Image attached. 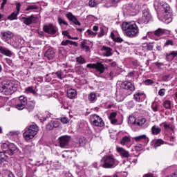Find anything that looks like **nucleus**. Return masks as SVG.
Segmentation results:
<instances>
[{
  "mask_svg": "<svg viewBox=\"0 0 177 177\" xmlns=\"http://www.w3.org/2000/svg\"><path fill=\"white\" fill-rule=\"evenodd\" d=\"M122 30L125 31L126 35L129 38H133L139 34V27L135 21L123 22L122 24Z\"/></svg>",
  "mask_w": 177,
  "mask_h": 177,
  "instance_id": "f257e3e1",
  "label": "nucleus"
},
{
  "mask_svg": "<svg viewBox=\"0 0 177 177\" xmlns=\"http://www.w3.org/2000/svg\"><path fill=\"white\" fill-rule=\"evenodd\" d=\"M0 92L3 95H12L16 92V85L10 81L0 83Z\"/></svg>",
  "mask_w": 177,
  "mask_h": 177,
  "instance_id": "f03ea898",
  "label": "nucleus"
},
{
  "mask_svg": "<svg viewBox=\"0 0 177 177\" xmlns=\"http://www.w3.org/2000/svg\"><path fill=\"white\" fill-rule=\"evenodd\" d=\"M38 126L35 124L30 125L28 127H26L23 133V137L24 138L26 142L28 140H31V139H34V137L37 133H38Z\"/></svg>",
  "mask_w": 177,
  "mask_h": 177,
  "instance_id": "7ed1b4c3",
  "label": "nucleus"
},
{
  "mask_svg": "<svg viewBox=\"0 0 177 177\" xmlns=\"http://www.w3.org/2000/svg\"><path fill=\"white\" fill-rule=\"evenodd\" d=\"M103 168L111 169L117 167L118 162L115 160L111 156H105L101 160Z\"/></svg>",
  "mask_w": 177,
  "mask_h": 177,
  "instance_id": "20e7f679",
  "label": "nucleus"
},
{
  "mask_svg": "<svg viewBox=\"0 0 177 177\" xmlns=\"http://www.w3.org/2000/svg\"><path fill=\"white\" fill-rule=\"evenodd\" d=\"M162 21H165L167 24L172 21V10L171 7L168 4H164L162 6Z\"/></svg>",
  "mask_w": 177,
  "mask_h": 177,
  "instance_id": "39448f33",
  "label": "nucleus"
},
{
  "mask_svg": "<svg viewBox=\"0 0 177 177\" xmlns=\"http://www.w3.org/2000/svg\"><path fill=\"white\" fill-rule=\"evenodd\" d=\"M90 122L93 127H98L103 128L104 127V122L99 115L93 114L90 115Z\"/></svg>",
  "mask_w": 177,
  "mask_h": 177,
  "instance_id": "423d86ee",
  "label": "nucleus"
},
{
  "mask_svg": "<svg viewBox=\"0 0 177 177\" xmlns=\"http://www.w3.org/2000/svg\"><path fill=\"white\" fill-rule=\"evenodd\" d=\"M151 20V15L149 12V10H144L142 12V16L138 19L140 24H147L149 21Z\"/></svg>",
  "mask_w": 177,
  "mask_h": 177,
  "instance_id": "0eeeda50",
  "label": "nucleus"
},
{
  "mask_svg": "<svg viewBox=\"0 0 177 177\" xmlns=\"http://www.w3.org/2000/svg\"><path fill=\"white\" fill-rule=\"evenodd\" d=\"M1 39H3L4 42H6V44H10L12 39H13V37H15V34L10 31L1 32Z\"/></svg>",
  "mask_w": 177,
  "mask_h": 177,
  "instance_id": "6e6552de",
  "label": "nucleus"
},
{
  "mask_svg": "<svg viewBox=\"0 0 177 177\" xmlns=\"http://www.w3.org/2000/svg\"><path fill=\"white\" fill-rule=\"evenodd\" d=\"M70 140H71V136L68 135L60 136L58 138L59 146L62 148L67 147V146H68V143H70Z\"/></svg>",
  "mask_w": 177,
  "mask_h": 177,
  "instance_id": "1a4fd4ad",
  "label": "nucleus"
},
{
  "mask_svg": "<svg viewBox=\"0 0 177 177\" xmlns=\"http://www.w3.org/2000/svg\"><path fill=\"white\" fill-rule=\"evenodd\" d=\"M43 30L44 32L51 35H55L57 32V27L53 26L52 24L44 26Z\"/></svg>",
  "mask_w": 177,
  "mask_h": 177,
  "instance_id": "9d476101",
  "label": "nucleus"
},
{
  "mask_svg": "<svg viewBox=\"0 0 177 177\" xmlns=\"http://www.w3.org/2000/svg\"><path fill=\"white\" fill-rule=\"evenodd\" d=\"M21 20L26 26H30V24H32V23L37 21V17L34 15H30L28 17H22Z\"/></svg>",
  "mask_w": 177,
  "mask_h": 177,
  "instance_id": "9b49d317",
  "label": "nucleus"
},
{
  "mask_svg": "<svg viewBox=\"0 0 177 177\" xmlns=\"http://www.w3.org/2000/svg\"><path fill=\"white\" fill-rule=\"evenodd\" d=\"M168 30L165 29H162L161 28H158L156 30H155L153 32H148L147 33V35H150V34H153L156 37H162V35H165Z\"/></svg>",
  "mask_w": 177,
  "mask_h": 177,
  "instance_id": "f8f14e48",
  "label": "nucleus"
},
{
  "mask_svg": "<svg viewBox=\"0 0 177 177\" xmlns=\"http://www.w3.org/2000/svg\"><path fill=\"white\" fill-rule=\"evenodd\" d=\"M6 151L9 156H13L14 154H16V153H19V148H17L15 144L10 143L9 144L8 149Z\"/></svg>",
  "mask_w": 177,
  "mask_h": 177,
  "instance_id": "ddd939ff",
  "label": "nucleus"
},
{
  "mask_svg": "<svg viewBox=\"0 0 177 177\" xmlns=\"http://www.w3.org/2000/svg\"><path fill=\"white\" fill-rule=\"evenodd\" d=\"M116 151H118L120 156H121V157H123L124 158H129V151H127L125 149L122 147H116Z\"/></svg>",
  "mask_w": 177,
  "mask_h": 177,
  "instance_id": "4468645a",
  "label": "nucleus"
},
{
  "mask_svg": "<svg viewBox=\"0 0 177 177\" xmlns=\"http://www.w3.org/2000/svg\"><path fill=\"white\" fill-rule=\"evenodd\" d=\"M121 86L123 89L130 91V92L135 91V86L131 82H124L121 84Z\"/></svg>",
  "mask_w": 177,
  "mask_h": 177,
  "instance_id": "2eb2a0df",
  "label": "nucleus"
},
{
  "mask_svg": "<svg viewBox=\"0 0 177 177\" xmlns=\"http://www.w3.org/2000/svg\"><path fill=\"white\" fill-rule=\"evenodd\" d=\"M16 6L17 12H14L10 16H8V20H17V15H19V12H20V8L21 6V4H20V3H17L16 4Z\"/></svg>",
  "mask_w": 177,
  "mask_h": 177,
  "instance_id": "dca6fc26",
  "label": "nucleus"
},
{
  "mask_svg": "<svg viewBox=\"0 0 177 177\" xmlns=\"http://www.w3.org/2000/svg\"><path fill=\"white\" fill-rule=\"evenodd\" d=\"M55 50H53V48H48L46 51L44 56L45 57H47L48 60H52L53 57H55Z\"/></svg>",
  "mask_w": 177,
  "mask_h": 177,
  "instance_id": "f3484780",
  "label": "nucleus"
},
{
  "mask_svg": "<svg viewBox=\"0 0 177 177\" xmlns=\"http://www.w3.org/2000/svg\"><path fill=\"white\" fill-rule=\"evenodd\" d=\"M0 53H2V55H4L5 56H8V57H10L11 56L13 55V53H12L10 50L1 46H0Z\"/></svg>",
  "mask_w": 177,
  "mask_h": 177,
  "instance_id": "a211bd4d",
  "label": "nucleus"
},
{
  "mask_svg": "<svg viewBox=\"0 0 177 177\" xmlns=\"http://www.w3.org/2000/svg\"><path fill=\"white\" fill-rule=\"evenodd\" d=\"M0 53H2V55H4L5 56H8V57H10L11 56L13 55V53H12L10 50L1 46H0Z\"/></svg>",
  "mask_w": 177,
  "mask_h": 177,
  "instance_id": "6ab92c4d",
  "label": "nucleus"
},
{
  "mask_svg": "<svg viewBox=\"0 0 177 177\" xmlns=\"http://www.w3.org/2000/svg\"><path fill=\"white\" fill-rule=\"evenodd\" d=\"M134 99L136 102H143V100L146 99V95L142 93L136 92L134 94Z\"/></svg>",
  "mask_w": 177,
  "mask_h": 177,
  "instance_id": "aec40b11",
  "label": "nucleus"
},
{
  "mask_svg": "<svg viewBox=\"0 0 177 177\" xmlns=\"http://www.w3.org/2000/svg\"><path fill=\"white\" fill-rule=\"evenodd\" d=\"M117 117V113L116 112H111L109 115V120L111 121V124H117L118 122V120L115 118Z\"/></svg>",
  "mask_w": 177,
  "mask_h": 177,
  "instance_id": "412c9836",
  "label": "nucleus"
},
{
  "mask_svg": "<svg viewBox=\"0 0 177 177\" xmlns=\"http://www.w3.org/2000/svg\"><path fill=\"white\" fill-rule=\"evenodd\" d=\"M133 140H135V142H140L141 140H145V142H149V138H147V136H146V134L134 137L133 138Z\"/></svg>",
  "mask_w": 177,
  "mask_h": 177,
  "instance_id": "4be33fe9",
  "label": "nucleus"
},
{
  "mask_svg": "<svg viewBox=\"0 0 177 177\" xmlns=\"http://www.w3.org/2000/svg\"><path fill=\"white\" fill-rule=\"evenodd\" d=\"M8 151H3L0 152V160L1 162H8V160H9V156H8Z\"/></svg>",
  "mask_w": 177,
  "mask_h": 177,
  "instance_id": "5701e85b",
  "label": "nucleus"
},
{
  "mask_svg": "<svg viewBox=\"0 0 177 177\" xmlns=\"http://www.w3.org/2000/svg\"><path fill=\"white\" fill-rule=\"evenodd\" d=\"M95 70H97V71L100 72V74H103V73H104V65H103L102 63L100 62H97L95 64Z\"/></svg>",
  "mask_w": 177,
  "mask_h": 177,
  "instance_id": "b1692460",
  "label": "nucleus"
},
{
  "mask_svg": "<svg viewBox=\"0 0 177 177\" xmlns=\"http://www.w3.org/2000/svg\"><path fill=\"white\" fill-rule=\"evenodd\" d=\"M126 9L129 15H131L132 12L135 13L136 12V7L133 4H128L126 7Z\"/></svg>",
  "mask_w": 177,
  "mask_h": 177,
  "instance_id": "393cba45",
  "label": "nucleus"
},
{
  "mask_svg": "<svg viewBox=\"0 0 177 177\" xmlns=\"http://www.w3.org/2000/svg\"><path fill=\"white\" fill-rule=\"evenodd\" d=\"M102 50H104V56H111V55H113V53H111V51L113 50L111 48L106 47V46H103L102 47Z\"/></svg>",
  "mask_w": 177,
  "mask_h": 177,
  "instance_id": "a878e982",
  "label": "nucleus"
},
{
  "mask_svg": "<svg viewBox=\"0 0 177 177\" xmlns=\"http://www.w3.org/2000/svg\"><path fill=\"white\" fill-rule=\"evenodd\" d=\"M67 95H68V97H69V99H73V97H75V96L77 95V91L73 88H71V89L68 90Z\"/></svg>",
  "mask_w": 177,
  "mask_h": 177,
  "instance_id": "bb28decb",
  "label": "nucleus"
},
{
  "mask_svg": "<svg viewBox=\"0 0 177 177\" xmlns=\"http://www.w3.org/2000/svg\"><path fill=\"white\" fill-rule=\"evenodd\" d=\"M37 9H38L37 5H30L27 6L24 12L25 13H28L29 12H32V10H37Z\"/></svg>",
  "mask_w": 177,
  "mask_h": 177,
  "instance_id": "cd10ccee",
  "label": "nucleus"
},
{
  "mask_svg": "<svg viewBox=\"0 0 177 177\" xmlns=\"http://www.w3.org/2000/svg\"><path fill=\"white\" fill-rule=\"evenodd\" d=\"M142 50H153V48H154V46H153V44H142Z\"/></svg>",
  "mask_w": 177,
  "mask_h": 177,
  "instance_id": "c85d7f7f",
  "label": "nucleus"
},
{
  "mask_svg": "<svg viewBox=\"0 0 177 177\" xmlns=\"http://www.w3.org/2000/svg\"><path fill=\"white\" fill-rule=\"evenodd\" d=\"M35 147L34 145H26L24 150L25 153H32V151H34V149Z\"/></svg>",
  "mask_w": 177,
  "mask_h": 177,
  "instance_id": "c756f323",
  "label": "nucleus"
},
{
  "mask_svg": "<svg viewBox=\"0 0 177 177\" xmlns=\"http://www.w3.org/2000/svg\"><path fill=\"white\" fill-rule=\"evenodd\" d=\"M162 125H163L165 129H170V131H174V129H175V126H172V124H168L167 122L162 123Z\"/></svg>",
  "mask_w": 177,
  "mask_h": 177,
  "instance_id": "7c9ffc66",
  "label": "nucleus"
},
{
  "mask_svg": "<svg viewBox=\"0 0 177 177\" xmlns=\"http://www.w3.org/2000/svg\"><path fill=\"white\" fill-rule=\"evenodd\" d=\"M129 142H131V138L128 136H124L120 140V145L125 146V145H127V143H129Z\"/></svg>",
  "mask_w": 177,
  "mask_h": 177,
  "instance_id": "2f4dec72",
  "label": "nucleus"
},
{
  "mask_svg": "<svg viewBox=\"0 0 177 177\" xmlns=\"http://www.w3.org/2000/svg\"><path fill=\"white\" fill-rule=\"evenodd\" d=\"M151 132L153 135H158L161 132V128L157 127V126H153L151 128Z\"/></svg>",
  "mask_w": 177,
  "mask_h": 177,
  "instance_id": "473e14b6",
  "label": "nucleus"
},
{
  "mask_svg": "<svg viewBox=\"0 0 177 177\" xmlns=\"http://www.w3.org/2000/svg\"><path fill=\"white\" fill-rule=\"evenodd\" d=\"M111 37L115 42H122L124 41L121 37H118L114 35L113 32H111Z\"/></svg>",
  "mask_w": 177,
  "mask_h": 177,
  "instance_id": "72a5a7b5",
  "label": "nucleus"
},
{
  "mask_svg": "<svg viewBox=\"0 0 177 177\" xmlns=\"http://www.w3.org/2000/svg\"><path fill=\"white\" fill-rule=\"evenodd\" d=\"M76 62L79 64H85V63H86V60L85 59V58H83L82 56L76 57Z\"/></svg>",
  "mask_w": 177,
  "mask_h": 177,
  "instance_id": "f704fd0d",
  "label": "nucleus"
},
{
  "mask_svg": "<svg viewBox=\"0 0 177 177\" xmlns=\"http://www.w3.org/2000/svg\"><path fill=\"white\" fill-rule=\"evenodd\" d=\"M26 106L27 105L26 104L19 102L15 105V109H17V110H24Z\"/></svg>",
  "mask_w": 177,
  "mask_h": 177,
  "instance_id": "c9c22d12",
  "label": "nucleus"
},
{
  "mask_svg": "<svg viewBox=\"0 0 177 177\" xmlns=\"http://www.w3.org/2000/svg\"><path fill=\"white\" fill-rule=\"evenodd\" d=\"M34 107H35V104L33 102H29L26 104V110H28V111L34 110Z\"/></svg>",
  "mask_w": 177,
  "mask_h": 177,
  "instance_id": "e433bc0d",
  "label": "nucleus"
},
{
  "mask_svg": "<svg viewBox=\"0 0 177 177\" xmlns=\"http://www.w3.org/2000/svg\"><path fill=\"white\" fill-rule=\"evenodd\" d=\"M161 145H164V141L161 139H158L155 142L154 147L155 149H157V147H160Z\"/></svg>",
  "mask_w": 177,
  "mask_h": 177,
  "instance_id": "4c0bfd02",
  "label": "nucleus"
},
{
  "mask_svg": "<svg viewBox=\"0 0 177 177\" xmlns=\"http://www.w3.org/2000/svg\"><path fill=\"white\" fill-rule=\"evenodd\" d=\"M88 5L91 8H95L99 5V3L96 1V0H90L88 2Z\"/></svg>",
  "mask_w": 177,
  "mask_h": 177,
  "instance_id": "58836bf2",
  "label": "nucleus"
},
{
  "mask_svg": "<svg viewBox=\"0 0 177 177\" xmlns=\"http://www.w3.org/2000/svg\"><path fill=\"white\" fill-rule=\"evenodd\" d=\"M128 122L133 125H136V118L134 116H129Z\"/></svg>",
  "mask_w": 177,
  "mask_h": 177,
  "instance_id": "ea45409f",
  "label": "nucleus"
},
{
  "mask_svg": "<svg viewBox=\"0 0 177 177\" xmlns=\"http://www.w3.org/2000/svg\"><path fill=\"white\" fill-rule=\"evenodd\" d=\"M19 103H22L24 104L27 105V97H24V95H21L19 97Z\"/></svg>",
  "mask_w": 177,
  "mask_h": 177,
  "instance_id": "a19ab883",
  "label": "nucleus"
},
{
  "mask_svg": "<svg viewBox=\"0 0 177 177\" xmlns=\"http://www.w3.org/2000/svg\"><path fill=\"white\" fill-rule=\"evenodd\" d=\"M78 142L80 146H85V143H86V140L84 137H80L78 139Z\"/></svg>",
  "mask_w": 177,
  "mask_h": 177,
  "instance_id": "79ce46f5",
  "label": "nucleus"
},
{
  "mask_svg": "<svg viewBox=\"0 0 177 177\" xmlns=\"http://www.w3.org/2000/svg\"><path fill=\"white\" fill-rule=\"evenodd\" d=\"M88 100H90V102H95V100H96V94L95 93H90Z\"/></svg>",
  "mask_w": 177,
  "mask_h": 177,
  "instance_id": "37998d69",
  "label": "nucleus"
},
{
  "mask_svg": "<svg viewBox=\"0 0 177 177\" xmlns=\"http://www.w3.org/2000/svg\"><path fill=\"white\" fill-rule=\"evenodd\" d=\"M163 106L165 107L167 109H171V101L166 100L163 102Z\"/></svg>",
  "mask_w": 177,
  "mask_h": 177,
  "instance_id": "c03bdc74",
  "label": "nucleus"
},
{
  "mask_svg": "<svg viewBox=\"0 0 177 177\" xmlns=\"http://www.w3.org/2000/svg\"><path fill=\"white\" fill-rule=\"evenodd\" d=\"M146 122V119L142 118L140 120H138V122H136V125L138 127H142L144 124Z\"/></svg>",
  "mask_w": 177,
  "mask_h": 177,
  "instance_id": "a18cd8bd",
  "label": "nucleus"
},
{
  "mask_svg": "<svg viewBox=\"0 0 177 177\" xmlns=\"http://www.w3.org/2000/svg\"><path fill=\"white\" fill-rule=\"evenodd\" d=\"M57 21L59 26H62V24H64V26H68V24L61 17H58Z\"/></svg>",
  "mask_w": 177,
  "mask_h": 177,
  "instance_id": "49530a36",
  "label": "nucleus"
},
{
  "mask_svg": "<svg viewBox=\"0 0 177 177\" xmlns=\"http://www.w3.org/2000/svg\"><path fill=\"white\" fill-rule=\"evenodd\" d=\"M26 92H29L30 93H32V95H35L37 93V91L32 87L29 86L26 88Z\"/></svg>",
  "mask_w": 177,
  "mask_h": 177,
  "instance_id": "de8ad7c7",
  "label": "nucleus"
},
{
  "mask_svg": "<svg viewBox=\"0 0 177 177\" xmlns=\"http://www.w3.org/2000/svg\"><path fill=\"white\" fill-rule=\"evenodd\" d=\"M86 32L89 37H96V35H97V32H93L89 29L87 30Z\"/></svg>",
  "mask_w": 177,
  "mask_h": 177,
  "instance_id": "09e8293b",
  "label": "nucleus"
},
{
  "mask_svg": "<svg viewBox=\"0 0 177 177\" xmlns=\"http://www.w3.org/2000/svg\"><path fill=\"white\" fill-rule=\"evenodd\" d=\"M66 17L68 19V20H70V21H72L75 18V16H74L73 13L68 12L66 14Z\"/></svg>",
  "mask_w": 177,
  "mask_h": 177,
  "instance_id": "8fccbe9b",
  "label": "nucleus"
},
{
  "mask_svg": "<svg viewBox=\"0 0 177 177\" xmlns=\"http://www.w3.org/2000/svg\"><path fill=\"white\" fill-rule=\"evenodd\" d=\"M81 47L83 49H86V51L89 50V46H86V43L85 41H82L81 42Z\"/></svg>",
  "mask_w": 177,
  "mask_h": 177,
  "instance_id": "3c124183",
  "label": "nucleus"
},
{
  "mask_svg": "<svg viewBox=\"0 0 177 177\" xmlns=\"http://www.w3.org/2000/svg\"><path fill=\"white\" fill-rule=\"evenodd\" d=\"M54 126H53V122H50V123H48L46 126V129L48 130V131H52V129H53Z\"/></svg>",
  "mask_w": 177,
  "mask_h": 177,
  "instance_id": "603ef678",
  "label": "nucleus"
},
{
  "mask_svg": "<svg viewBox=\"0 0 177 177\" xmlns=\"http://www.w3.org/2000/svg\"><path fill=\"white\" fill-rule=\"evenodd\" d=\"M1 150H3V151H6V149H9V145L6 144V143H3L1 145Z\"/></svg>",
  "mask_w": 177,
  "mask_h": 177,
  "instance_id": "864d4df0",
  "label": "nucleus"
},
{
  "mask_svg": "<svg viewBox=\"0 0 177 177\" xmlns=\"http://www.w3.org/2000/svg\"><path fill=\"white\" fill-rule=\"evenodd\" d=\"M62 74L63 73L62 72V71H58L55 73V75L59 80H63V77H62Z\"/></svg>",
  "mask_w": 177,
  "mask_h": 177,
  "instance_id": "5fc2aeb1",
  "label": "nucleus"
},
{
  "mask_svg": "<svg viewBox=\"0 0 177 177\" xmlns=\"http://www.w3.org/2000/svg\"><path fill=\"white\" fill-rule=\"evenodd\" d=\"M61 45H62V46H67V45H70V40H63Z\"/></svg>",
  "mask_w": 177,
  "mask_h": 177,
  "instance_id": "6e6d98bb",
  "label": "nucleus"
},
{
  "mask_svg": "<svg viewBox=\"0 0 177 177\" xmlns=\"http://www.w3.org/2000/svg\"><path fill=\"white\" fill-rule=\"evenodd\" d=\"M104 35V30L103 28H100V30L98 33V38H101V37H103Z\"/></svg>",
  "mask_w": 177,
  "mask_h": 177,
  "instance_id": "4d7b16f0",
  "label": "nucleus"
},
{
  "mask_svg": "<svg viewBox=\"0 0 177 177\" xmlns=\"http://www.w3.org/2000/svg\"><path fill=\"white\" fill-rule=\"evenodd\" d=\"M71 21H73L76 26H81V23L79 21L77 17H75V19H73Z\"/></svg>",
  "mask_w": 177,
  "mask_h": 177,
  "instance_id": "13d9d810",
  "label": "nucleus"
},
{
  "mask_svg": "<svg viewBox=\"0 0 177 177\" xmlns=\"http://www.w3.org/2000/svg\"><path fill=\"white\" fill-rule=\"evenodd\" d=\"M62 35H64L65 37H68V39L71 38V36L69 35L68 30L62 31Z\"/></svg>",
  "mask_w": 177,
  "mask_h": 177,
  "instance_id": "bf43d9fd",
  "label": "nucleus"
},
{
  "mask_svg": "<svg viewBox=\"0 0 177 177\" xmlns=\"http://www.w3.org/2000/svg\"><path fill=\"white\" fill-rule=\"evenodd\" d=\"M158 95L160 96H164L165 95V88H162L158 91Z\"/></svg>",
  "mask_w": 177,
  "mask_h": 177,
  "instance_id": "052dcab7",
  "label": "nucleus"
},
{
  "mask_svg": "<svg viewBox=\"0 0 177 177\" xmlns=\"http://www.w3.org/2000/svg\"><path fill=\"white\" fill-rule=\"evenodd\" d=\"M61 122L63 124H68V119L67 118H66V117L62 118H61Z\"/></svg>",
  "mask_w": 177,
  "mask_h": 177,
  "instance_id": "680f3d73",
  "label": "nucleus"
},
{
  "mask_svg": "<svg viewBox=\"0 0 177 177\" xmlns=\"http://www.w3.org/2000/svg\"><path fill=\"white\" fill-rule=\"evenodd\" d=\"M166 60H167L168 62H172V60H174V57H171L170 54H167L166 55Z\"/></svg>",
  "mask_w": 177,
  "mask_h": 177,
  "instance_id": "e2e57ef3",
  "label": "nucleus"
},
{
  "mask_svg": "<svg viewBox=\"0 0 177 177\" xmlns=\"http://www.w3.org/2000/svg\"><path fill=\"white\" fill-rule=\"evenodd\" d=\"M170 56H171V57H173V59H175V57H176L177 56V51H171L169 53Z\"/></svg>",
  "mask_w": 177,
  "mask_h": 177,
  "instance_id": "0e129e2a",
  "label": "nucleus"
},
{
  "mask_svg": "<svg viewBox=\"0 0 177 177\" xmlns=\"http://www.w3.org/2000/svg\"><path fill=\"white\" fill-rule=\"evenodd\" d=\"M86 67H88V68H94V69H95L96 64H88L86 65Z\"/></svg>",
  "mask_w": 177,
  "mask_h": 177,
  "instance_id": "69168bd1",
  "label": "nucleus"
},
{
  "mask_svg": "<svg viewBox=\"0 0 177 177\" xmlns=\"http://www.w3.org/2000/svg\"><path fill=\"white\" fill-rule=\"evenodd\" d=\"M165 45V46H168L169 45H171L172 46V45H174V41L172 40H167Z\"/></svg>",
  "mask_w": 177,
  "mask_h": 177,
  "instance_id": "338daca9",
  "label": "nucleus"
},
{
  "mask_svg": "<svg viewBox=\"0 0 177 177\" xmlns=\"http://www.w3.org/2000/svg\"><path fill=\"white\" fill-rule=\"evenodd\" d=\"M53 124V127L54 128H59V123L57 120H55L54 122H52Z\"/></svg>",
  "mask_w": 177,
  "mask_h": 177,
  "instance_id": "774afa93",
  "label": "nucleus"
}]
</instances>
